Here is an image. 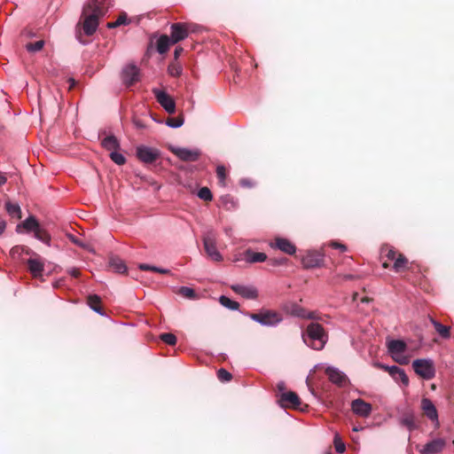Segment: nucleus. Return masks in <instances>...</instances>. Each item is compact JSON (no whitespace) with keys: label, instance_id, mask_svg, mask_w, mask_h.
Returning <instances> with one entry per match:
<instances>
[{"label":"nucleus","instance_id":"f257e3e1","mask_svg":"<svg viewBox=\"0 0 454 454\" xmlns=\"http://www.w3.org/2000/svg\"><path fill=\"white\" fill-rule=\"evenodd\" d=\"M112 5V0H90L82 9L81 19L82 29L87 35H92L98 26V20L103 17Z\"/></svg>","mask_w":454,"mask_h":454},{"label":"nucleus","instance_id":"f03ea898","mask_svg":"<svg viewBox=\"0 0 454 454\" xmlns=\"http://www.w3.org/2000/svg\"><path fill=\"white\" fill-rule=\"evenodd\" d=\"M307 337L310 342L308 343L306 337L303 335L304 341L316 350H321L325 347L328 340V335L324 327L318 323H310L306 330Z\"/></svg>","mask_w":454,"mask_h":454},{"label":"nucleus","instance_id":"7ed1b4c3","mask_svg":"<svg viewBox=\"0 0 454 454\" xmlns=\"http://www.w3.org/2000/svg\"><path fill=\"white\" fill-rule=\"evenodd\" d=\"M249 317L265 326H276L283 320L281 313L271 309H261L257 313H249Z\"/></svg>","mask_w":454,"mask_h":454},{"label":"nucleus","instance_id":"20e7f679","mask_svg":"<svg viewBox=\"0 0 454 454\" xmlns=\"http://www.w3.org/2000/svg\"><path fill=\"white\" fill-rule=\"evenodd\" d=\"M21 226L27 231H33L35 237L45 244H49L51 240L50 234L39 224L38 221L35 216H29L22 223ZM20 228V225L17 226V229Z\"/></svg>","mask_w":454,"mask_h":454},{"label":"nucleus","instance_id":"39448f33","mask_svg":"<svg viewBox=\"0 0 454 454\" xmlns=\"http://www.w3.org/2000/svg\"><path fill=\"white\" fill-rule=\"evenodd\" d=\"M414 372L425 380H431L435 375L434 362L430 359H416L412 362Z\"/></svg>","mask_w":454,"mask_h":454},{"label":"nucleus","instance_id":"423d86ee","mask_svg":"<svg viewBox=\"0 0 454 454\" xmlns=\"http://www.w3.org/2000/svg\"><path fill=\"white\" fill-rule=\"evenodd\" d=\"M192 31L191 24L176 22L171 25L170 35L168 36L172 40V44H176L188 37L189 34Z\"/></svg>","mask_w":454,"mask_h":454},{"label":"nucleus","instance_id":"0eeeda50","mask_svg":"<svg viewBox=\"0 0 454 454\" xmlns=\"http://www.w3.org/2000/svg\"><path fill=\"white\" fill-rule=\"evenodd\" d=\"M203 244L205 251L211 260L215 262L222 261L223 257L216 248V239L214 232H208L203 238Z\"/></svg>","mask_w":454,"mask_h":454},{"label":"nucleus","instance_id":"6e6552de","mask_svg":"<svg viewBox=\"0 0 454 454\" xmlns=\"http://www.w3.org/2000/svg\"><path fill=\"white\" fill-rule=\"evenodd\" d=\"M121 76L123 84L130 87L140 80V70L137 66L129 64L123 67Z\"/></svg>","mask_w":454,"mask_h":454},{"label":"nucleus","instance_id":"1a4fd4ad","mask_svg":"<svg viewBox=\"0 0 454 454\" xmlns=\"http://www.w3.org/2000/svg\"><path fill=\"white\" fill-rule=\"evenodd\" d=\"M153 93L157 99V102L168 113L174 114L176 112V103L173 98L167 92L159 89H153Z\"/></svg>","mask_w":454,"mask_h":454},{"label":"nucleus","instance_id":"9d476101","mask_svg":"<svg viewBox=\"0 0 454 454\" xmlns=\"http://www.w3.org/2000/svg\"><path fill=\"white\" fill-rule=\"evenodd\" d=\"M374 366L387 372L395 380H400L404 386L409 384L408 376L406 375L405 372L398 366H388L380 363H375Z\"/></svg>","mask_w":454,"mask_h":454},{"label":"nucleus","instance_id":"9b49d317","mask_svg":"<svg viewBox=\"0 0 454 454\" xmlns=\"http://www.w3.org/2000/svg\"><path fill=\"white\" fill-rule=\"evenodd\" d=\"M169 150L176 156L184 161H196L201 155V152L198 149L190 150L187 148H180L170 145Z\"/></svg>","mask_w":454,"mask_h":454},{"label":"nucleus","instance_id":"f8f14e48","mask_svg":"<svg viewBox=\"0 0 454 454\" xmlns=\"http://www.w3.org/2000/svg\"><path fill=\"white\" fill-rule=\"evenodd\" d=\"M31 257L27 261L29 272L34 278L42 276L44 270V262L40 255L31 251Z\"/></svg>","mask_w":454,"mask_h":454},{"label":"nucleus","instance_id":"ddd939ff","mask_svg":"<svg viewBox=\"0 0 454 454\" xmlns=\"http://www.w3.org/2000/svg\"><path fill=\"white\" fill-rule=\"evenodd\" d=\"M137 156L144 163H153L160 157V152L152 147L138 146L137 148Z\"/></svg>","mask_w":454,"mask_h":454},{"label":"nucleus","instance_id":"4468645a","mask_svg":"<svg viewBox=\"0 0 454 454\" xmlns=\"http://www.w3.org/2000/svg\"><path fill=\"white\" fill-rule=\"evenodd\" d=\"M278 403L282 407L297 409L301 404V400L296 393L287 391L280 395Z\"/></svg>","mask_w":454,"mask_h":454},{"label":"nucleus","instance_id":"2eb2a0df","mask_svg":"<svg viewBox=\"0 0 454 454\" xmlns=\"http://www.w3.org/2000/svg\"><path fill=\"white\" fill-rule=\"evenodd\" d=\"M324 262V255L317 251L308 252V254L302 257V265L309 268L319 267Z\"/></svg>","mask_w":454,"mask_h":454},{"label":"nucleus","instance_id":"dca6fc26","mask_svg":"<svg viewBox=\"0 0 454 454\" xmlns=\"http://www.w3.org/2000/svg\"><path fill=\"white\" fill-rule=\"evenodd\" d=\"M351 409L355 414L364 418L368 417L372 412V405L360 398L352 401Z\"/></svg>","mask_w":454,"mask_h":454},{"label":"nucleus","instance_id":"f3484780","mask_svg":"<svg viewBox=\"0 0 454 454\" xmlns=\"http://www.w3.org/2000/svg\"><path fill=\"white\" fill-rule=\"evenodd\" d=\"M272 248H278L280 251L287 254H294L296 252V247L294 244H293L290 240L284 238H276L274 242L270 244Z\"/></svg>","mask_w":454,"mask_h":454},{"label":"nucleus","instance_id":"a211bd4d","mask_svg":"<svg viewBox=\"0 0 454 454\" xmlns=\"http://www.w3.org/2000/svg\"><path fill=\"white\" fill-rule=\"evenodd\" d=\"M400 425L409 431H413L419 427V420L411 411H406L400 418Z\"/></svg>","mask_w":454,"mask_h":454},{"label":"nucleus","instance_id":"6ab92c4d","mask_svg":"<svg viewBox=\"0 0 454 454\" xmlns=\"http://www.w3.org/2000/svg\"><path fill=\"white\" fill-rule=\"evenodd\" d=\"M445 441L441 438L434 439L424 445L420 454H438L445 447Z\"/></svg>","mask_w":454,"mask_h":454},{"label":"nucleus","instance_id":"aec40b11","mask_svg":"<svg viewBox=\"0 0 454 454\" xmlns=\"http://www.w3.org/2000/svg\"><path fill=\"white\" fill-rule=\"evenodd\" d=\"M233 292L241 295L246 299L254 300L258 297V291L254 286H247L243 285H232L231 286Z\"/></svg>","mask_w":454,"mask_h":454},{"label":"nucleus","instance_id":"412c9836","mask_svg":"<svg viewBox=\"0 0 454 454\" xmlns=\"http://www.w3.org/2000/svg\"><path fill=\"white\" fill-rule=\"evenodd\" d=\"M421 410L423 414L432 421H438L437 410L433 402L428 398L421 400Z\"/></svg>","mask_w":454,"mask_h":454},{"label":"nucleus","instance_id":"4be33fe9","mask_svg":"<svg viewBox=\"0 0 454 454\" xmlns=\"http://www.w3.org/2000/svg\"><path fill=\"white\" fill-rule=\"evenodd\" d=\"M325 374L333 383L339 386H342L347 381L346 375L335 368L327 367L325 369Z\"/></svg>","mask_w":454,"mask_h":454},{"label":"nucleus","instance_id":"5701e85b","mask_svg":"<svg viewBox=\"0 0 454 454\" xmlns=\"http://www.w3.org/2000/svg\"><path fill=\"white\" fill-rule=\"evenodd\" d=\"M244 260L249 263L262 262L267 260V254L262 252H254L252 249H247L244 252Z\"/></svg>","mask_w":454,"mask_h":454},{"label":"nucleus","instance_id":"b1692460","mask_svg":"<svg viewBox=\"0 0 454 454\" xmlns=\"http://www.w3.org/2000/svg\"><path fill=\"white\" fill-rule=\"evenodd\" d=\"M406 347V343L400 340H392L387 343L388 351L393 356L403 353Z\"/></svg>","mask_w":454,"mask_h":454},{"label":"nucleus","instance_id":"393cba45","mask_svg":"<svg viewBox=\"0 0 454 454\" xmlns=\"http://www.w3.org/2000/svg\"><path fill=\"white\" fill-rule=\"evenodd\" d=\"M408 259L403 254L399 253L394 262L393 270L395 272H402L408 269Z\"/></svg>","mask_w":454,"mask_h":454},{"label":"nucleus","instance_id":"a878e982","mask_svg":"<svg viewBox=\"0 0 454 454\" xmlns=\"http://www.w3.org/2000/svg\"><path fill=\"white\" fill-rule=\"evenodd\" d=\"M102 146L111 152L117 151L120 148V144L116 137L107 136L102 140Z\"/></svg>","mask_w":454,"mask_h":454},{"label":"nucleus","instance_id":"bb28decb","mask_svg":"<svg viewBox=\"0 0 454 454\" xmlns=\"http://www.w3.org/2000/svg\"><path fill=\"white\" fill-rule=\"evenodd\" d=\"M172 44V40L167 35H162L157 41V51L160 54L168 51L169 46Z\"/></svg>","mask_w":454,"mask_h":454},{"label":"nucleus","instance_id":"cd10ccee","mask_svg":"<svg viewBox=\"0 0 454 454\" xmlns=\"http://www.w3.org/2000/svg\"><path fill=\"white\" fill-rule=\"evenodd\" d=\"M87 303L91 309L94 311L103 314L101 308V298L97 294H90L87 298Z\"/></svg>","mask_w":454,"mask_h":454},{"label":"nucleus","instance_id":"c85d7f7f","mask_svg":"<svg viewBox=\"0 0 454 454\" xmlns=\"http://www.w3.org/2000/svg\"><path fill=\"white\" fill-rule=\"evenodd\" d=\"M430 321L433 324L435 331L439 333L441 337L443 339H448L450 336V328L449 326L443 325L438 321L434 320L433 317H430Z\"/></svg>","mask_w":454,"mask_h":454},{"label":"nucleus","instance_id":"c756f323","mask_svg":"<svg viewBox=\"0 0 454 454\" xmlns=\"http://www.w3.org/2000/svg\"><path fill=\"white\" fill-rule=\"evenodd\" d=\"M109 266L117 273H124L127 270L125 263L118 257L110 258Z\"/></svg>","mask_w":454,"mask_h":454},{"label":"nucleus","instance_id":"7c9ffc66","mask_svg":"<svg viewBox=\"0 0 454 454\" xmlns=\"http://www.w3.org/2000/svg\"><path fill=\"white\" fill-rule=\"evenodd\" d=\"M5 208H6V211L8 212V214L12 217L17 218V219L21 218V210L18 204H13V203L8 201L5 203Z\"/></svg>","mask_w":454,"mask_h":454},{"label":"nucleus","instance_id":"2f4dec72","mask_svg":"<svg viewBox=\"0 0 454 454\" xmlns=\"http://www.w3.org/2000/svg\"><path fill=\"white\" fill-rule=\"evenodd\" d=\"M219 302L225 308L230 309L231 310H237L239 308V303L238 301H232L227 296L222 295L219 298Z\"/></svg>","mask_w":454,"mask_h":454},{"label":"nucleus","instance_id":"473e14b6","mask_svg":"<svg viewBox=\"0 0 454 454\" xmlns=\"http://www.w3.org/2000/svg\"><path fill=\"white\" fill-rule=\"evenodd\" d=\"M30 253L31 250L23 246H15L10 251L11 256L14 259L20 258L22 254H30Z\"/></svg>","mask_w":454,"mask_h":454},{"label":"nucleus","instance_id":"72a5a7b5","mask_svg":"<svg viewBox=\"0 0 454 454\" xmlns=\"http://www.w3.org/2000/svg\"><path fill=\"white\" fill-rule=\"evenodd\" d=\"M381 254L387 257L388 261H394L395 260L396 256L398 255V252L388 246H384L381 247Z\"/></svg>","mask_w":454,"mask_h":454},{"label":"nucleus","instance_id":"f704fd0d","mask_svg":"<svg viewBox=\"0 0 454 454\" xmlns=\"http://www.w3.org/2000/svg\"><path fill=\"white\" fill-rule=\"evenodd\" d=\"M184 119L183 114L177 117H169L166 121V124L171 128H179L184 124Z\"/></svg>","mask_w":454,"mask_h":454},{"label":"nucleus","instance_id":"c9c22d12","mask_svg":"<svg viewBox=\"0 0 454 454\" xmlns=\"http://www.w3.org/2000/svg\"><path fill=\"white\" fill-rule=\"evenodd\" d=\"M44 43L43 40H39L35 43H27L25 48L28 52H37L43 48Z\"/></svg>","mask_w":454,"mask_h":454},{"label":"nucleus","instance_id":"e433bc0d","mask_svg":"<svg viewBox=\"0 0 454 454\" xmlns=\"http://www.w3.org/2000/svg\"><path fill=\"white\" fill-rule=\"evenodd\" d=\"M216 176L218 178V183L222 186H225V179L227 176L226 168L223 165H218L216 168Z\"/></svg>","mask_w":454,"mask_h":454},{"label":"nucleus","instance_id":"4c0bfd02","mask_svg":"<svg viewBox=\"0 0 454 454\" xmlns=\"http://www.w3.org/2000/svg\"><path fill=\"white\" fill-rule=\"evenodd\" d=\"M182 67L177 61L172 62L168 67V72L171 76L177 77L182 74Z\"/></svg>","mask_w":454,"mask_h":454},{"label":"nucleus","instance_id":"58836bf2","mask_svg":"<svg viewBox=\"0 0 454 454\" xmlns=\"http://www.w3.org/2000/svg\"><path fill=\"white\" fill-rule=\"evenodd\" d=\"M127 20H128L127 14L125 12H121L119 15L118 19L114 22L107 23V27H109V28L117 27L121 25L127 24L128 23Z\"/></svg>","mask_w":454,"mask_h":454},{"label":"nucleus","instance_id":"ea45409f","mask_svg":"<svg viewBox=\"0 0 454 454\" xmlns=\"http://www.w3.org/2000/svg\"><path fill=\"white\" fill-rule=\"evenodd\" d=\"M139 269L142 270H152V271H155V272H158L160 274H169L170 273L169 270L157 268V267L151 266V265L145 264V263H141L139 265Z\"/></svg>","mask_w":454,"mask_h":454},{"label":"nucleus","instance_id":"a19ab883","mask_svg":"<svg viewBox=\"0 0 454 454\" xmlns=\"http://www.w3.org/2000/svg\"><path fill=\"white\" fill-rule=\"evenodd\" d=\"M198 196L200 199L205 201H211L213 195L211 191L207 187H202L199 190Z\"/></svg>","mask_w":454,"mask_h":454},{"label":"nucleus","instance_id":"79ce46f5","mask_svg":"<svg viewBox=\"0 0 454 454\" xmlns=\"http://www.w3.org/2000/svg\"><path fill=\"white\" fill-rule=\"evenodd\" d=\"M160 339L168 345L174 346L176 343V337L173 333H165L160 334Z\"/></svg>","mask_w":454,"mask_h":454},{"label":"nucleus","instance_id":"37998d69","mask_svg":"<svg viewBox=\"0 0 454 454\" xmlns=\"http://www.w3.org/2000/svg\"><path fill=\"white\" fill-rule=\"evenodd\" d=\"M110 158L117 165H123L126 161L125 157L117 151L111 152Z\"/></svg>","mask_w":454,"mask_h":454},{"label":"nucleus","instance_id":"c03bdc74","mask_svg":"<svg viewBox=\"0 0 454 454\" xmlns=\"http://www.w3.org/2000/svg\"><path fill=\"white\" fill-rule=\"evenodd\" d=\"M179 294L188 299H194L196 297L194 290L187 286H182L179 289Z\"/></svg>","mask_w":454,"mask_h":454},{"label":"nucleus","instance_id":"a18cd8bd","mask_svg":"<svg viewBox=\"0 0 454 454\" xmlns=\"http://www.w3.org/2000/svg\"><path fill=\"white\" fill-rule=\"evenodd\" d=\"M293 315L300 317H303V318H306V317L307 318H314L313 313L307 314L304 309L298 307V306H296L294 308V309L293 310Z\"/></svg>","mask_w":454,"mask_h":454},{"label":"nucleus","instance_id":"49530a36","mask_svg":"<svg viewBox=\"0 0 454 454\" xmlns=\"http://www.w3.org/2000/svg\"><path fill=\"white\" fill-rule=\"evenodd\" d=\"M217 377L223 382L230 381L232 378L231 374L223 368L217 371Z\"/></svg>","mask_w":454,"mask_h":454},{"label":"nucleus","instance_id":"de8ad7c7","mask_svg":"<svg viewBox=\"0 0 454 454\" xmlns=\"http://www.w3.org/2000/svg\"><path fill=\"white\" fill-rule=\"evenodd\" d=\"M333 443L337 452L343 453L345 451L346 446L339 434H335Z\"/></svg>","mask_w":454,"mask_h":454},{"label":"nucleus","instance_id":"09e8293b","mask_svg":"<svg viewBox=\"0 0 454 454\" xmlns=\"http://www.w3.org/2000/svg\"><path fill=\"white\" fill-rule=\"evenodd\" d=\"M286 262H287V259L285 257L271 258L269 260L270 264L272 266L283 265V264H286Z\"/></svg>","mask_w":454,"mask_h":454},{"label":"nucleus","instance_id":"8fccbe9b","mask_svg":"<svg viewBox=\"0 0 454 454\" xmlns=\"http://www.w3.org/2000/svg\"><path fill=\"white\" fill-rule=\"evenodd\" d=\"M330 247H332L333 248H338L341 252L347 251V247L341 243L337 242V241H332L330 243Z\"/></svg>","mask_w":454,"mask_h":454},{"label":"nucleus","instance_id":"3c124183","mask_svg":"<svg viewBox=\"0 0 454 454\" xmlns=\"http://www.w3.org/2000/svg\"><path fill=\"white\" fill-rule=\"evenodd\" d=\"M68 273L74 277V278H78L80 275H81V272L79 270V269H76V268H72L68 270Z\"/></svg>","mask_w":454,"mask_h":454},{"label":"nucleus","instance_id":"603ef678","mask_svg":"<svg viewBox=\"0 0 454 454\" xmlns=\"http://www.w3.org/2000/svg\"><path fill=\"white\" fill-rule=\"evenodd\" d=\"M184 51V49L180 46L176 47L175 51H174V59H175V61L177 60V59L179 58V56L182 54V52Z\"/></svg>","mask_w":454,"mask_h":454},{"label":"nucleus","instance_id":"864d4df0","mask_svg":"<svg viewBox=\"0 0 454 454\" xmlns=\"http://www.w3.org/2000/svg\"><path fill=\"white\" fill-rule=\"evenodd\" d=\"M69 239H70V240L73 243H74V244H76V245H78L80 247H84V245L77 238H75L74 235H69Z\"/></svg>","mask_w":454,"mask_h":454},{"label":"nucleus","instance_id":"5fc2aeb1","mask_svg":"<svg viewBox=\"0 0 454 454\" xmlns=\"http://www.w3.org/2000/svg\"><path fill=\"white\" fill-rule=\"evenodd\" d=\"M5 227H6L5 221L3 220L2 218H0V235L4 231Z\"/></svg>","mask_w":454,"mask_h":454},{"label":"nucleus","instance_id":"6e6d98bb","mask_svg":"<svg viewBox=\"0 0 454 454\" xmlns=\"http://www.w3.org/2000/svg\"><path fill=\"white\" fill-rule=\"evenodd\" d=\"M240 184L242 186L250 187L251 186V182L248 179H242V180H240Z\"/></svg>","mask_w":454,"mask_h":454},{"label":"nucleus","instance_id":"4d7b16f0","mask_svg":"<svg viewBox=\"0 0 454 454\" xmlns=\"http://www.w3.org/2000/svg\"><path fill=\"white\" fill-rule=\"evenodd\" d=\"M7 178L0 172V185H3L6 183Z\"/></svg>","mask_w":454,"mask_h":454},{"label":"nucleus","instance_id":"13d9d810","mask_svg":"<svg viewBox=\"0 0 454 454\" xmlns=\"http://www.w3.org/2000/svg\"><path fill=\"white\" fill-rule=\"evenodd\" d=\"M278 388L279 391H284L286 387H285V383L284 382H280L278 384Z\"/></svg>","mask_w":454,"mask_h":454},{"label":"nucleus","instance_id":"bf43d9fd","mask_svg":"<svg viewBox=\"0 0 454 454\" xmlns=\"http://www.w3.org/2000/svg\"><path fill=\"white\" fill-rule=\"evenodd\" d=\"M68 82L70 83L69 90H71L74 86L75 81L73 78H70L68 79Z\"/></svg>","mask_w":454,"mask_h":454},{"label":"nucleus","instance_id":"052dcab7","mask_svg":"<svg viewBox=\"0 0 454 454\" xmlns=\"http://www.w3.org/2000/svg\"><path fill=\"white\" fill-rule=\"evenodd\" d=\"M382 267H383L384 269H387V268H389V262H388L387 261L384 262L382 263Z\"/></svg>","mask_w":454,"mask_h":454},{"label":"nucleus","instance_id":"680f3d73","mask_svg":"<svg viewBox=\"0 0 454 454\" xmlns=\"http://www.w3.org/2000/svg\"><path fill=\"white\" fill-rule=\"evenodd\" d=\"M369 301H370V299L368 297H364L361 300L362 302H369Z\"/></svg>","mask_w":454,"mask_h":454},{"label":"nucleus","instance_id":"e2e57ef3","mask_svg":"<svg viewBox=\"0 0 454 454\" xmlns=\"http://www.w3.org/2000/svg\"><path fill=\"white\" fill-rule=\"evenodd\" d=\"M344 278L346 279H353L354 278V277L352 275H346Z\"/></svg>","mask_w":454,"mask_h":454},{"label":"nucleus","instance_id":"0e129e2a","mask_svg":"<svg viewBox=\"0 0 454 454\" xmlns=\"http://www.w3.org/2000/svg\"><path fill=\"white\" fill-rule=\"evenodd\" d=\"M328 454H331V453H328Z\"/></svg>","mask_w":454,"mask_h":454}]
</instances>
